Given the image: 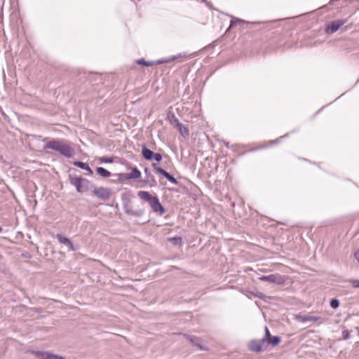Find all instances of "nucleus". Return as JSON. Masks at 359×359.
<instances>
[{
    "label": "nucleus",
    "instance_id": "f03ea898",
    "mask_svg": "<svg viewBox=\"0 0 359 359\" xmlns=\"http://www.w3.org/2000/svg\"><path fill=\"white\" fill-rule=\"evenodd\" d=\"M248 348L252 352L261 353L267 349V344L263 339H252L248 342Z\"/></svg>",
    "mask_w": 359,
    "mask_h": 359
},
{
    "label": "nucleus",
    "instance_id": "4468645a",
    "mask_svg": "<svg viewBox=\"0 0 359 359\" xmlns=\"http://www.w3.org/2000/svg\"><path fill=\"white\" fill-rule=\"evenodd\" d=\"M184 337H186L187 340H188L191 343L193 342V341H196V346L198 347L199 349H204L201 345V341L199 338L186 334L184 335Z\"/></svg>",
    "mask_w": 359,
    "mask_h": 359
},
{
    "label": "nucleus",
    "instance_id": "bb28decb",
    "mask_svg": "<svg viewBox=\"0 0 359 359\" xmlns=\"http://www.w3.org/2000/svg\"><path fill=\"white\" fill-rule=\"evenodd\" d=\"M342 334H343V338L344 339H348L349 337V332H348V331L344 330Z\"/></svg>",
    "mask_w": 359,
    "mask_h": 359
},
{
    "label": "nucleus",
    "instance_id": "9d476101",
    "mask_svg": "<svg viewBox=\"0 0 359 359\" xmlns=\"http://www.w3.org/2000/svg\"><path fill=\"white\" fill-rule=\"evenodd\" d=\"M149 204L154 211H160L161 213H163L165 212L163 208L162 207L158 199L156 197H154L149 202Z\"/></svg>",
    "mask_w": 359,
    "mask_h": 359
},
{
    "label": "nucleus",
    "instance_id": "c756f323",
    "mask_svg": "<svg viewBox=\"0 0 359 359\" xmlns=\"http://www.w3.org/2000/svg\"><path fill=\"white\" fill-rule=\"evenodd\" d=\"M84 170H86L88 172V175H92L93 174V171H92L91 168L89 167L88 165L87 169H84Z\"/></svg>",
    "mask_w": 359,
    "mask_h": 359
},
{
    "label": "nucleus",
    "instance_id": "f257e3e1",
    "mask_svg": "<svg viewBox=\"0 0 359 359\" xmlns=\"http://www.w3.org/2000/svg\"><path fill=\"white\" fill-rule=\"evenodd\" d=\"M44 149H53L67 158L72 157L74 154V150L70 147L69 143L65 140H50L46 144Z\"/></svg>",
    "mask_w": 359,
    "mask_h": 359
},
{
    "label": "nucleus",
    "instance_id": "7c9ffc66",
    "mask_svg": "<svg viewBox=\"0 0 359 359\" xmlns=\"http://www.w3.org/2000/svg\"><path fill=\"white\" fill-rule=\"evenodd\" d=\"M354 257H355V259H357L359 262V249H358V251L354 254Z\"/></svg>",
    "mask_w": 359,
    "mask_h": 359
},
{
    "label": "nucleus",
    "instance_id": "aec40b11",
    "mask_svg": "<svg viewBox=\"0 0 359 359\" xmlns=\"http://www.w3.org/2000/svg\"><path fill=\"white\" fill-rule=\"evenodd\" d=\"M264 330L265 336L262 339L264 340L265 342L267 344V341L271 339V336L267 327H265Z\"/></svg>",
    "mask_w": 359,
    "mask_h": 359
},
{
    "label": "nucleus",
    "instance_id": "7ed1b4c3",
    "mask_svg": "<svg viewBox=\"0 0 359 359\" xmlns=\"http://www.w3.org/2000/svg\"><path fill=\"white\" fill-rule=\"evenodd\" d=\"M29 352L38 359H65V358L50 351L29 350Z\"/></svg>",
    "mask_w": 359,
    "mask_h": 359
},
{
    "label": "nucleus",
    "instance_id": "72a5a7b5",
    "mask_svg": "<svg viewBox=\"0 0 359 359\" xmlns=\"http://www.w3.org/2000/svg\"><path fill=\"white\" fill-rule=\"evenodd\" d=\"M1 231V228L0 227V232Z\"/></svg>",
    "mask_w": 359,
    "mask_h": 359
},
{
    "label": "nucleus",
    "instance_id": "c85d7f7f",
    "mask_svg": "<svg viewBox=\"0 0 359 359\" xmlns=\"http://www.w3.org/2000/svg\"><path fill=\"white\" fill-rule=\"evenodd\" d=\"M84 170H86L88 172V175H92L93 174V171H92L91 168L89 167L88 165L87 169H84Z\"/></svg>",
    "mask_w": 359,
    "mask_h": 359
},
{
    "label": "nucleus",
    "instance_id": "1a4fd4ad",
    "mask_svg": "<svg viewBox=\"0 0 359 359\" xmlns=\"http://www.w3.org/2000/svg\"><path fill=\"white\" fill-rule=\"evenodd\" d=\"M56 238H57L60 243L67 246L69 250H71V251L75 250V248H74L73 244L72 243L71 241L68 238L65 237L61 234H57Z\"/></svg>",
    "mask_w": 359,
    "mask_h": 359
},
{
    "label": "nucleus",
    "instance_id": "ddd939ff",
    "mask_svg": "<svg viewBox=\"0 0 359 359\" xmlns=\"http://www.w3.org/2000/svg\"><path fill=\"white\" fill-rule=\"evenodd\" d=\"M137 196L145 201H148L149 203L154 198L149 192L144 191H140L137 194Z\"/></svg>",
    "mask_w": 359,
    "mask_h": 359
},
{
    "label": "nucleus",
    "instance_id": "6e6552de",
    "mask_svg": "<svg viewBox=\"0 0 359 359\" xmlns=\"http://www.w3.org/2000/svg\"><path fill=\"white\" fill-rule=\"evenodd\" d=\"M153 167L158 173L163 175L168 181H170L172 184H177L176 179L171 176L168 172L165 171L163 169L159 168L155 163L153 164Z\"/></svg>",
    "mask_w": 359,
    "mask_h": 359
},
{
    "label": "nucleus",
    "instance_id": "473e14b6",
    "mask_svg": "<svg viewBox=\"0 0 359 359\" xmlns=\"http://www.w3.org/2000/svg\"><path fill=\"white\" fill-rule=\"evenodd\" d=\"M358 334H359V327L358 328Z\"/></svg>",
    "mask_w": 359,
    "mask_h": 359
},
{
    "label": "nucleus",
    "instance_id": "20e7f679",
    "mask_svg": "<svg viewBox=\"0 0 359 359\" xmlns=\"http://www.w3.org/2000/svg\"><path fill=\"white\" fill-rule=\"evenodd\" d=\"M89 182L81 177H73L71 179V184L74 185L78 192H84L87 190Z\"/></svg>",
    "mask_w": 359,
    "mask_h": 359
},
{
    "label": "nucleus",
    "instance_id": "0eeeda50",
    "mask_svg": "<svg viewBox=\"0 0 359 359\" xmlns=\"http://www.w3.org/2000/svg\"><path fill=\"white\" fill-rule=\"evenodd\" d=\"M297 322L302 323L304 325L309 326V323H314L317 320V318H313L307 316H295Z\"/></svg>",
    "mask_w": 359,
    "mask_h": 359
},
{
    "label": "nucleus",
    "instance_id": "f3484780",
    "mask_svg": "<svg viewBox=\"0 0 359 359\" xmlns=\"http://www.w3.org/2000/svg\"><path fill=\"white\" fill-rule=\"evenodd\" d=\"M96 170L97 174L102 177H108L111 175V173L108 170H105L102 167L97 168Z\"/></svg>",
    "mask_w": 359,
    "mask_h": 359
},
{
    "label": "nucleus",
    "instance_id": "412c9836",
    "mask_svg": "<svg viewBox=\"0 0 359 359\" xmlns=\"http://www.w3.org/2000/svg\"><path fill=\"white\" fill-rule=\"evenodd\" d=\"M73 164L75 165V166H77L81 169H87L88 168V164L86 163H83V162H80V161H75L73 163Z\"/></svg>",
    "mask_w": 359,
    "mask_h": 359
},
{
    "label": "nucleus",
    "instance_id": "393cba45",
    "mask_svg": "<svg viewBox=\"0 0 359 359\" xmlns=\"http://www.w3.org/2000/svg\"><path fill=\"white\" fill-rule=\"evenodd\" d=\"M100 161L101 163H111L112 160L107 158L102 157V158H100Z\"/></svg>",
    "mask_w": 359,
    "mask_h": 359
},
{
    "label": "nucleus",
    "instance_id": "423d86ee",
    "mask_svg": "<svg viewBox=\"0 0 359 359\" xmlns=\"http://www.w3.org/2000/svg\"><path fill=\"white\" fill-rule=\"evenodd\" d=\"M345 22L346 21L343 20L332 22L330 25H327L326 33L332 34L336 32Z\"/></svg>",
    "mask_w": 359,
    "mask_h": 359
},
{
    "label": "nucleus",
    "instance_id": "2f4dec72",
    "mask_svg": "<svg viewBox=\"0 0 359 359\" xmlns=\"http://www.w3.org/2000/svg\"><path fill=\"white\" fill-rule=\"evenodd\" d=\"M194 345L196 346V341H193V342H191Z\"/></svg>",
    "mask_w": 359,
    "mask_h": 359
},
{
    "label": "nucleus",
    "instance_id": "b1692460",
    "mask_svg": "<svg viewBox=\"0 0 359 359\" xmlns=\"http://www.w3.org/2000/svg\"><path fill=\"white\" fill-rule=\"evenodd\" d=\"M350 283L352 284L354 287H359V280H351Z\"/></svg>",
    "mask_w": 359,
    "mask_h": 359
},
{
    "label": "nucleus",
    "instance_id": "39448f33",
    "mask_svg": "<svg viewBox=\"0 0 359 359\" xmlns=\"http://www.w3.org/2000/svg\"><path fill=\"white\" fill-rule=\"evenodd\" d=\"M111 190L106 187H95L93 190V194L95 196L101 200H107L111 196Z\"/></svg>",
    "mask_w": 359,
    "mask_h": 359
},
{
    "label": "nucleus",
    "instance_id": "6ab92c4d",
    "mask_svg": "<svg viewBox=\"0 0 359 359\" xmlns=\"http://www.w3.org/2000/svg\"><path fill=\"white\" fill-rule=\"evenodd\" d=\"M169 241L173 243L174 245H180L182 243V239L180 237H174L168 238Z\"/></svg>",
    "mask_w": 359,
    "mask_h": 359
},
{
    "label": "nucleus",
    "instance_id": "cd10ccee",
    "mask_svg": "<svg viewBox=\"0 0 359 359\" xmlns=\"http://www.w3.org/2000/svg\"><path fill=\"white\" fill-rule=\"evenodd\" d=\"M243 21L241 20H239L238 18H235L234 20H231V26H233L236 22H243Z\"/></svg>",
    "mask_w": 359,
    "mask_h": 359
},
{
    "label": "nucleus",
    "instance_id": "a211bd4d",
    "mask_svg": "<svg viewBox=\"0 0 359 359\" xmlns=\"http://www.w3.org/2000/svg\"><path fill=\"white\" fill-rule=\"evenodd\" d=\"M280 342V338L279 337H271V339L267 341V346L271 344L273 346H276Z\"/></svg>",
    "mask_w": 359,
    "mask_h": 359
},
{
    "label": "nucleus",
    "instance_id": "f8f14e48",
    "mask_svg": "<svg viewBox=\"0 0 359 359\" xmlns=\"http://www.w3.org/2000/svg\"><path fill=\"white\" fill-rule=\"evenodd\" d=\"M175 122L176 124V127L177 128L181 135H182L183 136H188L189 129L186 126L180 123L177 120H175Z\"/></svg>",
    "mask_w": 359,
    "mask_h": 359
},
{
    "label": "nucleus",
    "instance_id": "a878e982",
    "mask_svg": "<svg viewBox=\"0 0 359 359\" xmlns=\"http://www.w3.org/2000/svg\"><path fill=\"white\" fill-rule=\"evenodd\" d=\"M138 62L139 64H142V65H144V66H149V65H151V62H145V61H144V60H138V62Z\"/></svg>",
    "mask_w": 359,
    "mask_h": 359
},
{
    "label": "nucleus",
    "instance_id": "9b49d317",
    "mask_svg": "<svg viewBox=\"0 0 359 359\" xmlns=\"http://www.w3.org/2000/svg\"><path fill=\"white\" fill-rule=\"evenodd\" d=\"M261 280H265V281H268V282H270V283H280L281 281V278L280 276H278V275H269V276H262L260 278H259Z\"/></svg>",
    "mask_w": 359,
    "mask_h": 359
},
{
    "label": "nucleus",
    "instance_id": "2eb2a0df",
    "mask_svg": "<svg viewBox=\"0 0 359 359\" xmlns=\"http://www.w3.org/2000/svg\"><path fill=\"white\" fill-rule=\"evenodd\" d=\"M141 177V172L137 168H134L131 172L128 174V179H138Z\"/></svg>",
    "mask_w": 359,
    "mask_h": 359
},
{
    "label": "nucleus",
    "instance_id": "5701e85b",
    "mask_svg": "<svg viewBox=\"0 0 359 359\" xmlns=\"http://www.w3.org/2000/svg\"><path fill=\"white\" fill-rule=\"evenodd\" d=\"M153 158L156 161H161L162 159V156L160 154L154 153Z\"/></svg>",
    "mask_w": 359,
    "mask_h": 359
},
{
    "label": "nucleus",
    "instance_id": "dca6fc26",
    "mask_svg": "<svg viewBox=\"0 0 359 359\" xmlns=\"http://www.w3.org/2000/svg\"><path fill=\"white\" fill-rule=\"evenodd\" d=\"M142 155L145 159L151 160L153 158L154 152L149 149L143 148Z\"/></svg>",
    "mask_w": 359,
    "mask_h": 359
},
{
    "label": "nucleus",
    "instance_id": "4be33fe9",
    "mask_svg": "<svg viewBox=\"0 0 359 359\" xmlns=\"http://www.w3.org/2000/svg\"><path fill=\"white\" fill-rule=\"evenodd\" d=\"M339 305V302L337 299H333L330 302V306L333 309H337Z\"/></svg>",
    "mask_w": 359,
    "mask_h": 359
}]
</instances>
